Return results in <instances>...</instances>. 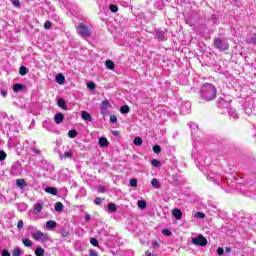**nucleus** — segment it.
<instances>
[{"label": "nucleus", "mask_w": 256, "mask_h": 256, "mask_svg": "<svg viewBox=\"0 0 256 256\" xmlns=\"http://www.w3.org/2000/svg\"><path fill=\"white\" fill-rule=\"evenodd\" d=\"M200 95L204 101H213L217 97V88L211 83L202 85Z\"/></svg>", "instance_id": "nucleus-1"}, {"label": "nucleus", "mask_w": 256, "mask_h": 256, "mask_svg": "<svg viewBox=\"0 0 256 256\" xmlns=\"http://www.w3.org/2000/svg\"><path fill=\"white\" fill-rule=\"evenodd\" d=\"M214 46L216 49H219V51H227V49H229V42H227L226 39L215 38Z\"/></svg>", "instance_id": "nucleus-2"}, {"label": "nucleus", "mask_w": 256, "mask_h": 256, "mask_svg": "<svg viewBox=\"0 0 256 256\" xmlns=\"http://www.w3.org/2000/svg\"><path fill=\"white\" fill-rule=\"evenodd\" d=\"M77 33L86 38V37H91V30L89 29V27H87V25L80 23L77 27Z\"/></svg>", "instance_id": "nucleus-3"}, {"label": "nucleus", "mask_w": 256, "mask_h": 256, "mask_svg": "<svg viewBox=\"0 0 256 256\" xmlns=\"http://www.w3.org/2000/svg\"><path fill=\"white\" fill-rule=\"evenodd\" d=\"M32 239H35V241H48L49 237H47V234L41 232V230H37L35 232L31 233Z\"/></svg>", "instance_id": "nucleus-4"}, {"label": "nucleus", "mask_w": 256, "mask_h": 256, "mask_svg": "<svg viewBox=\"0 0 256 256\" xmlns=\"http://www.w3.org/2000/svg\"><path fill=\"white\" fill-rule=\"evenodd\" d=\"M193 245H198L200 247L207 246V238L203 237V235H198L196 238H192Z\"/></svg>", "instance_id": "nucleus-5"}, {"label": "nucleus", "mask_w": 256, "mask_h": 256, "mask_svg": "<svg viewBox=\"0 0 256 256\" xmlns=\"http://www.w3.org/2000/svg\"><path fill=\"white\" fill-rule=\"evenodd\" d=\"M109 101L104 100L101 104V113L102 115H107V109H109Z\"/></svg>", "instance_id": "nucleus-6"}, {"label": "nucleus", "mask_w": 256, "mask_h": 256, "mask_svg": "<svg viewBox=\"0 0 256 256\" xmlns=\"http://www.w3.org/2000/svg\"><path fill=\"white\" fill-rule=\"evenodd\" d=\"M63 119H65V115H63V113H57L54 116V121L57 125H59V123H63Z\"/></svg>", "instance_id": "nucleus-7"}, {"label": "nucleus", "mask_w": 256, "mask_h": 256, "mask_svg": "<svg viewBox=\"0 0 256 256\" xmlns=\"http://www.w3.org/2000/svg\"><path fill=\"white\" fill-rule=\"evenodd\" d=\"M57 105L58 107H60L61 109H64L65 111H67V103L65 102V100L63 98H59L57 101Z\"/></svg>", "instance_id": "nucleus-8"}, {"label": "nucleus", "mask_w": 256, "mask_h": 256, "mask_svg": "<svg viewBox=\"0 0 256 256\" xmlns=\"http://www.w3.org/2000/svg\"><path fill=\"white\" fill-rule=\"evenodd\" d=\"M172 214H173V217H175V219H181V217H183V212H181L180 209H177L175 208L173 211H172Z\"/></svg>", "instance_id": "nucleus-9"}, {"label": "nucleus", "mask_w": 256, "mask_h": 256, "mask_svg": "<svg viewBox=\"0 0 256 256\" xmlns=\"http://www.w3.org/2000/svg\"><path fill=\"white\" fill-rule=\"evenodd\" d=\"M98 143H99L100 147H109V141L105 137L99 138Z\"/></svg>", "instance_id": "nucleus-10"}, {"label": "nucleus", "mask_w": 256, "mask_h": 256, "mask_svg": "<svg viewBox=\"0 0 256 256\" xmlns=\"http://www.w3.org/2000/svg\"><path fill=\"white\" fill-rule=\"evenodd\" d=\"M82 119L84 121H89V122L93 121L91 114H89V112H87V111H82Z\"/></svg>", "instance_id": "nucleus-11"}, {"label": "nucleus", "mask_w": 256, "mask_h": 256, "mask_svg": "<svg viewBox=\"0 0 256 256\" xmlns=\"http://www.w3.org/2000/svg\"><path fill=\"white\" fill-rule=\"evenodd\" d=\"M151 185L154 187V189H161V183H159V180L157 178H153L151 180Z\"/></svg>", "instance_id": "nucleus-12"}, {"label": "nucleus", "mask_w": 256, "mask_h": 256, "mask_svg": "<svg viewBox=\"0 0 256 256\" xmlns=\"http://www.w3.org/2000/svg\"><path fill=\"white\" fill-rule=\"evenodd\" d=\"M56 83L63 85L65 83V76L63 74L56 75Z\"/></svg>", "instance_id": "nucleus-13"}, {"label": "nucleus", "mask_w": 256, "mask_h": 256, "mask_svg": "<svg viewBox=\"0 0 256 256\" xmlns=\"http://www.w3.org/2000/svg\"><path fill=\"white\" fill-rule=\"evenodd\" d=\"M16 185H17V187L24 189L25 187H27V182H25V180H23V179H17Z\"/></svg>", "instance_id": "nucleus-14"}, {"label": "nucleus", "mask_w": 256, "mask_h": 256, "mask_svg": "<svg viewBox=\"0 0 256 256\" xmlns=\"http://www.w3.org/2000/svg\"><path fill=\"white\" fill-rule=\"evenodd\" d=\"M46 227L47 229H55V227H57V222L49 220L46 222Z\"/></svg>", "instance_id": "nucleus-15"}, {"label": "nucleus", "mask_w": 256, "mask_h": 256, "mask_svg": "<svg viewBox=\"0 0 256 256\" xmlns=\"http://www.w3.org/2000/svg\"><path fill=\"white\" fill-rule=\"evenodd\" d=\"M156 37L157 39H159L160 41H164L165 39V32L161 31V30H158L156 32Z\"/></svg>", "instance_id": "nucleus-16"}, {"label": "nucleus", "mask_w": 256, "mask_h": 256, "mask_svg": "<svg viewBox=\"0 0 256 256\" xmlns=\"http://www.w3.org/2000/svg\"><path fill=\"white\" fill-rule=\"evenodd\" d=\"M45 191H46V193H49L50 195H57V188L46 187Z\"/></svg>", "instance_id": "nucleus-17"}, {"label": "nucleus", "mask_w": 256, "mask_h": 256, "mask_svg": "<svg viewBox=\"0 0 256 256\" xmlns=\"http://www.w3.org/2000/svg\"><path fill=\"white\" fill-rule=\"evenodd\" d=\"M34 211L35 213H41V211H43V203H37L35 206H34Z\"/></svg>", "instance_id": "nucleus-18"}, {"label": "nucleus", "mask_w": 256, "mask_h": 256, "mask_svg": "<svg viewBox=\"0 0 256 256\" xmlns=\"http://www.w3.org/2000/svg\"><path fill=\"white\" fill-rule=\"evenodd\" d=\"M22 243L25 247H33V241L30 239L24 238L22 239Z\"/></svg>", "instance_id": "nucleus-19"}, {"label": "nucleus", "mask_w": 256, "mask_h": 256, "mask_svg": "<svg viewBox=\"0 0 256 256\" xmlns=\"http://www.w3.org/2000/svg\"><path fill=\"white\" fill-rule=\"evenodd\" d=\"M246 43H248V45H256V35L247 38Z\"/></svg>", "instance_id": "nucleus-20"}, {"label": "nucleus", "mask_w": 256, "mask_h": 256, "mask_svg": "<svg viewBox=\"0 0 256 256\" xmlns=\"http://www.w3.org/2000/svg\"><path fill=\"white\" fill-rule=\"evenodd\" d=\"M35 255L36 256H43L45 255V249L41 248V247H37L35 250Z\"/></svg>", "instance_id": "nucleus-21"}, {"label": "nucleus", "mask_w": 256, "mask_h": 256, "mask_svg": "<svg viewBox=\"0 0 256 256\" xmlns=\"http://www.w3.org/2000/svg\"><path fill=\"white\" fill-rule=\"evenodd\" d=\"M106 67H107V69H110L111 71H113V69H115V63L111 60H107Z\"/></svg>", "instance_id": "nucleus-22"}, {"label": "nucleus", "mask_w": 256, "mask_h": 256, "mask_svg": "<svg viewBox=\"0 0 256 256\" xmlns=\"http://www.w3.org/2000/svg\"><path fill=\"white\" fill-rule=\"evenodd\" d=\"M133 143H134V145L139 147V146L143 145V139H141V137H136V138H134Z\"/></svg>", "instance_id": "nucleus-23"}, {"label": "nucleus", "mask_w": 256, "mask_h": 256, "mask_svg": "<svg viewBox=\"0 0 256 256\" xmlns=\"http://www.w3.org/2000/svg\"><path fill=\"white\" fill-rule=\"evenodd\" d=\"M129 111H131V109L127 106V105H124V106H122L121 108H120V113H122V114H127V113H129Z\"/></svg>", "instance_id": "nucleus-24"}, {"label": "nucleus", "mask_w": 256, "mask_h": 256, "mask_svg": "<svg viewBox=\"0 0 256 256\" xmlns=\"http://www.w3.org/2000/svg\"><path fill=\"white\" fill-rule=\"evenodd\" d=\"M73 157V152L72 151H66L64 152L62 158L63 159H71Z\"/></svg>", "instance_id": "nucleus-25"}, {"label": "nucleus", "mask_w": 256, "mask_h": 256, "mask_svg": "<svg viewBox=\"0 0 256 256\" xmlns=\"http://www.w3.org/2000/svg\"><path fill=\"white\" fill-rule=\"evenodd\" d=\"M55 211L61 212L63 211V203L57 202L54 206Z\"/></svg>", "instance_id": "nucleus-26"}, {"label": "nucleus", "mask_w": 256, "mask_h": 256, "mask_svg": "<svg viewBox=\"0 0 256 256\" xmlns=\"http://www.w3.org/2000/svg\"><path fill=\"white\" fill-rule=\"evenodd\" d=\"M13 91H14L15 93H19V91H23V85H21V84H15V85H14V88H13Z\"/></svg>", "instance_id": "nucleus-27"}, {"label": "nucleus", "mask_w": 256, "mask_h": 256, "mask_svg": "<svg viewBox=\"0 0 256 256\" xmlns=\"http://www.w3.org/2000/svg\"><path fill=\"white\" fill-rule=\"evenodd\" d=\"M138 207H139L140 209H145V208L147 207V201H145V200H139V201H138Z\"/></svg>", "instance_id": "nucleus-28"}, {"label": "nucleus", "mask_w": 256, "mask_h": 256, "mask_svg": "<svg viewBox=\"0 0 256 256\" xmlns=\"http://www.w3.org/2000/svg\"><path fill=\"white\" fill-rule=\"evenodd\" d=\"M108 210H110L111 213H115V211H117V205H115L113 203H109Z\"/></svg>", "instance_id": "nucleus-29"}, {"label": "nucleus", "mask_w": 256, "mask_h": 256, "mask_svg": "<svg viewBox=\"0 0 256 256\" xmlns=\"http://www.w3.org/2000/svg\"><path fill=\"white\" fill-rule=\"evenodd\" d=\"M68 137H70L71 139H75V137H77V131L76 130H70L68 132Z\"/></svg>", "instance_id": "nucleus-30"}, {"label": "nucleus", "mask_w": 256, "mask_h": 256, "mask_svg": "<svg viewBox=\"0 0 256 256\" xmlns=\"http://www.w3.org/2000/svg\"><path fill=\"white\" fill-rule=\"evenodd\" d=\"M110 11L112 13H117L119 11V7H117V5H115V4H112V5H110Z\"/></svg>", "instance_id": "nucleus-31"}, {"label": "nucleus", "mask_w": 256, "mask_h": 256, "mask_svg": "<svg viewBox=\"0 0 256 256\" xmlns=\"http://www.w3.org/2000/svg\"><path fill=\"white\" fill-rule=\"evenodd\" d=\"M12 256H21V249L20 248H15L12 251Z\"/></svg>", "instance_id": "nucleus-32"}, {"label": "nucleus", "mask_w": 256, "mask_h": 256, "mask_svg": "<svg viewBox=\"0 0 256 256\" xmlns=\"http://www.w3.org/2000/svg\"><path fill=\"white\" fill-rule=\"evenodd\" d=\"M20 75H27V67L21 66L19 69Z\"/></svg>", "instance_id": "nucleus-33"}, {"label": "nucleus", "mask_w": 256, "mask_h": 256, "mask_svg": "<svg viewBox=\"0 0 256 256\" xmlns=\"http://www.w3.org/2000/svg\"><path fill=\"white\" fill-rule=\"evenodd\" d=\"M90 243H91V245H93L94 247H99V241H97V239H95V238H91V239H90Z\"/></svg>", "instance_id": "nucleus-34"}, {"label": "nucleus", "mask_w": 256, "mask_h": 256, "mask_svg": "<svg viewBox=\"0 0 256 256\" xmlns=\"http://www.w3.org/2000/svg\"><path fill=\"white\" fill-rule=\"evenodd\" d=\"M5 159H7V153L0 151V161H5Z\"/></svg>", "instance_id": "nucleus-35"}, {"label": "nucleus", "mask_w": 256, "mask_h": 256, "mask_svg": "<svg viewBox=\"0 0 256 256\" xmlns=\"http://www.w3.org/2000/svg\"><path fill=\"white\" fill-rule=\"evenodd\" d=\"M151 165H152L153 167H159V165H161V162H159V160H157V159H153V160L151 161Z\"/></svg>", "instance_id": "nucleus-36"}, {"label": "nucleus", "mask_w": 256, "mask_h": 256, "mask_svg": "<svg viewBox=\"0 0 256 256\" xmlns=\"http://www.w3.org/2000/svg\"><path fill=\"white\" fill-rule=\"evenodd\" d=\"M195 217H196L197 219H205V213H203V212H197V213L195 214Z\"/></svg>", "instance_id": "nucleus-37"}, {"label": "nucleus", "mask_w": 256, "mask_h": 256, "mask_svg": "<svg viewBox=\"0 0 256 256\" xmlns=\"http://www.w3.org/2000/svg\"><path fill=\"white\" fill-rule=\"evenodd\" d=\"M153 151H154V153H161V146H159V145H154L153 146Z\"/></svg>", "instance_id": "nucleus-38"}, {"label": "nucleus", "mask_w": 256, "mask_h": 256, "mask_svg": "<svg viewBox=\"0 0 256 256\" xmlns=\"http://www.w3.org/2000/svg\"><path fill=\"white\" fill-rule=\"evenodd\" d=\"M162 235H165L166 237H171V231L169 229L162 230Z\"/></svg>", "instance_id": "nucleus-39"}, {"label": "nucleus", "mask_w": 256, "mask_h": 256, "mask_svg": "<svg viewBox=\"0 0 256 256\" xmlns=\"http://www.w3.org/2000/svg\"><path fill=\"white\" fill-rule=\"evenodd\" d=\"M87 87H88V89H90V91H95V83L89 82L87 84Z\"/></svg>", "instance_id": "nucleus-40"}, {"label": "nucleus", "mask_w": 256, "mask_h": 256, "mask_svg": "<svg viewBox=\"0 0 256 256\" xmlns=\"http://www.w3.org/2000/svg\"><path fill=\"white\" fill-rule=\"evenodd\" d=\"M12 5H14V7H20L21 2L19 0H12Z\"/></svg>", "instance_id": "nucleus-41"}, {"label": "nucleus", "mask_w": 256, "mask_h": 256, "mask_svg": "<svg viewBox=\"0 0 256 256\" xmlns=\"http://www.w3.org/2000/svg\"><path fill=\"white\" fill-rule=\"evenodd\" d=\"M130 187H137V179L130 180Z\"/></svg>", "instance_id": "nucleus-42"}, {"label": "nucleus", "mask_w": 256, "mask_h": 256, "mask_svg": "<svg viewBox=\"0 0 256 256\" xmlns=\"http://www.w3.org/2000/svg\"><path fill=\"white\" fill-rule=\"evenodd\" d=\"M17 229H18L19 231H21V229H23V220H19V221H18Z\"/></svg>", "instance_id": "nucleus-43"}, {"label": "nucleus", "mask_w": 256, "mask_h": 256, "mask_svg": "<svg viewBox=\"0 0 256 256\" xmlns=\"http://www.w3.org/2000/svg\"><path fill=\"white\" fill-rule=\"evenodd\" d=\"M110 122H111V123H117V116L111 115V116H110Z\"/></svg>", "instance_id": "nucleus-44"}, {"label": "nucleus", "mask_w": 256, "mask_h": 256, "mask_svg": "<svg viewBox=\"0 0 256 256\" xmlns=\"http://www.w3.org/2000/svg\"><path fill=\"white\" fill-rule=\"evenodd\" d=\"M94 203L96 204V205H101V203H103V199H101V198H96L95 200H94Z\"/></svg>", "instance_id": "nucleus-45"}, {"label": "nucleus", "mask_w": 256, "mask_h": 256, "mask_svg": "<svg viewBox=\"0 0 256 256\" xmlns=\"http://www.w3.org/2000/svg\"><path fill=\"white\" fill-rule=\"evenodd\" d=\"M44 28H46V29H51V22H50V21H46V22L44 23Z\"/></svg>", "instance_id": "nucleus-46"}, {"label": "nucleus", "mask_w": 256, "mask_h": 256, "mask_svg": "<svg viewBox=\"0 0 256 256\" xmlns=\"http://www.w3.org/2000/svg\"><path fill=\"white\" fill-rule=\"evenodd\" d=\"M217 253H218V255H223L224 253H225V250L223 249V248H221V247H219L218 249H217Z\"/></svg>", "instance_id": "nucleus-47"}, {"label": "nucleus", "mask_w": 256, "mask_h": 256, "mask_svg": "<svg viewBox=\"0 0 256 256\" xmlns=\"http://www.w3.org/2000/svg\"><path fill=\"white\" fill-rule=\"evenodd\" d=\"M2 256H11V254L7 250H2Z\"/></svg>", "instance_id": "nucleus-48"}, {"label": "nucleus", "mask_w": 256, "mask_h": 256, "mask_svg": "<svg viewBox=\"0 0 256 256\" xmlns=\"http://www.w3.org/2000/svg\"><path fill=\"white\" fill-rule=\"evenodd\" d=\"M90 256H98L97 252L93 249L90 250Z\"/></svg>", "instance_id": "nucleus-49"}, {"label": "nucleus", "mask_w": 256, "mask_h": 256, "mask_svg": "<svg viewBox=\"0 0 256 256\" xmlns=\"http://www.w3.org/2000/svg\"><path fill=\"white\" fill-rule=\"evenodd\" d=\"M98 191H99L100 193H104V192H105V188H104L103 186H100V187L98 188Z\"/></svg>", "instance_id": "nucleus-50"}, {"label": "nucleus", "mask_w": 256, "mask_h": 256, "mask_svg": "<svg viewBox=\"0 0 256 256\" xmlns=\"http://www.w3.org/2000/svg\"><path fill=\"white\" fill-rule=\"evenodd\" d=\"M1 95H2V97H7V92H6V90H1Z\"/></svg>", "instance_id": "nucleus-51"}, {"label": "nucleus", "mask_w": 256, "mask_h": 256, "mask_svg": "<svg viewBox=\"0 0 256 256\" xmlns=\"http://www.w3.org/2000/svg\"><path fill=\"white\" fill-rule=\"evenodd\" d=\"M152 245L153 247H160L159 242L157 241L152 242Z\"/></svg>", "instance_id": "nucleus-52"}, {"label": "nucleus", "mask_w": 256, "mask_h": 256, "mask_svg": "<svg viewBox=\"0 0 256 256\" xmlns=\"http://www.w3.org/2000/svg\"><path fill=\"white\" fill-rule=\"evenodd\" d=\"M84 219H85V221H89V220L91 219V217L89 216V214H86V215L84 216Z\"/></svg>", "instance_id": "nucleus-53"}, {"label": "nucleus", "mask_w": 256, "mask_h": 256, "mask_svg": "<svg viewBox=\"0 0 256 256\" xmlns=\"http://www.w3.org/2000/svg\"><path fill=\"white\" fill-rule=\"evenodd\" d=\"M231 117H234V119H237V118H239V115H237V113H233V114L231 115Z\"/></svg>", "instance_id": "nucleus-54"}, {"label": "nucleus", "mask_w": 256, "mask_h": 256, "mask_svg": "<svg viewBox=\"0 0 256 256\" xmlns=\"http://www.w3.org/2000/svg\"><path fill=\"white\" fill-rule=\"evenodd\" d=\"M226 253H231V248L230 247H226Z\"/></svg>", "instance_id": "nucleus-55"}, {"label": "nucleus", "mask_w": 256, "mask_h": 256, "mask_svg": "<svg viewBox=\"0 0 256 256\" xmlns=\"http://www.w3.org/2000/svg\"><path fill=\"white\" fill-rule=\"evenodd\" d=\"M35 153H37L39 155V153H41V151L39 150H34Z\"/></svg>", "instance_id": "nucleus-56"}, {"label": "nucleus", "mask_w": 256, "mask_h": 256, "mask_svg": "<svg viewBox=\"0 0 256 256\" xmlns=\"http://www.w3.org/2000/svg\"><path fill=\"white\" fill-rule=\"evenodd\" d=\"M113 133H114V135H117V131H114Z\"/></svg>", "instance_id": "nucleus-57"}]
</instances>
